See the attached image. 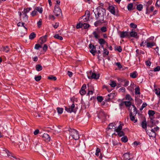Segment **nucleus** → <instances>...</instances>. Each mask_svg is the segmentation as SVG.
Masks as SVG:
<instances>
[{
  "mask_svg": "<svg viewBox=\"0 0 160 160\" xmlns=\"http://www.w3.org/2000/svg\"><path fill=\"white\" fill-rule=\"evenodd\" d=\"M75 107L74 102H73L71 106H69L68 107H65V110L68 112L71 113L72 112H76V110L74 109Z\"/></svg>",
  "mask_w": 160,
  "mask_h": 160,
  "instance_id": "obj_4",
  "label": "nucleus"
},
{
  "mask_svg": "<svg viewBox=\"0 0 160 160\" xmlns=\"http://www.w3.org/2000/svg\"><path fill=\"white\" fill-rule=\"evenodd\" d=\"M97 99L98 101L101 102L103 100V98L102 97L99 96L97 97Z\"/></svg>",
  "mask_w": 160,
  "mask_h": 160,
  "instance_id": "obj_55",
  "label": "nucleus"
},
{
  "mask_svg": "<svg viewBox=\"0 0 160 160\" xmlns=\"http://www.w3.org/2000/svg\"><path fill=\"white\" fill-rule=\"evenodd\" d=\"M108 10L112 14L114 15H116V12L115 11L114 7L112 6H109L108 7Z\"/></svg>",
  "mask_w": 160,
  "mask_h": 160,
  "instance_id": "obj_13",
  "label": "nucleus"
},
{
  "mask_svg": "<svg viewBox=\"0 0 160 160\" xmlns=\"http://www.w3.org/2000/svg\"><path fill=\"white\" fill-rule=\"evenodd\" d=\"M57 110L58 114H61L63 112V108H57Z\"/></svg>",
  "mask_w": 160,
  "mask_h": 160,
  "instance_id": "obj_39",
  "label": "nucleus"
},
{
  "mask_svg": "<svg viewBox=\"0 0 160 160\" xmlns=\"http://www.w3.org/2000/svg\"><path fill=\"white\" fill-rule=\"evenodd\" d=\"M147 106V104L146 103H145V102L143 103L142 106L140 108V110L141 111L143 109V108H144L145 107H146Z\"/></svg>",
  "mask_w": 160,
  "mask_h": 160,
  "instance_id": "obj_58",
  "label": "nucleus"
},
{
  "mask_svg": "<svg viewBox=\"0 0 160 160\" xmlns=\"http://www.w3.org/2000/svg\"><path fill=\"white\" fill-rule=\"evenodd\" d=\"M91 77L92 78L97 79L99 78V76L95 73H92Z\"/></svg>",
  "mask_w": 160,
  "mask_h": 160,
  "instance_id": "obj_28",
  "label": "nucleus"
},
{
  "mask_svg": "<svg viewBox=\"0 0 160 160\" xmlns=\"http://www.w3.org/2000/svg\"><path fill=\"white\" fill-rule=\"evenodd\" d=\"M129 116L130 119L134 123L137 122V119L135 117V115H133L132 112H130Z\"/></svg>",
  "mask_w": 160,
  "mask_h": 160,
  "instance_id": "obj_9",
  "label": "nucleus"
},
{
  "mask_svg": "<svg viewBox=\"0 0 160 160\" xmlns=\"http://www.w3.org/2000/svg\"><path fill=\"white\" fill-rule=\"evenodd\" d=\"M130 35L131 37L135 38H138V37H137V32L133 31V30L132 31L130 32Z\"/></svg>",
  "mask_w": 160,
  "mask_h": 160,
  "instance_id": "obj_14",
  "label": "nucleus"
},
{
  "mask_svg": "<svg viewBox=\"0 0 160 160\" xmlns=\"http://www.w3.org/2000/svg\"><path fill=\"white\" fill-rule=\"evenodd\" d=\"M135 94H140V88L139 86H138L135 88Z\"/></svg>",
  "mask_w": 160,
  "mask_h": 160,
  "instance_id": "obj_33",
  "label": "nucleus"
},
{
  "mask_svg": "<svg viewBox=\"0 0 160 160\" xmlns=\"http://www.w3.org/2000/svg\"><path fill=\"white\" fill-rule=\"evenodd\" d=\"M132 106L133 107V112H132V115H135L136 116V114H137V109L136 108V107L134 105H132Z\"/></svg>",
  "mask_w": 160,
  "mask_h": 160,
  "instance_id": "obj_32",
  "label": "nucleus"
},
{
  "mask_svg": "<svg viewBox=\"0 0 160 160\" xmlns=\"http://www.w3.org/2000/svg\"><path fill=\"white\" fill-rule=\"evenodd\" d=\"M117 95V93L115 92L110 93L108 95V97L106 98L105 101L109 102L110 100L114 98Z\"/></svg>",
  "mask_w": 160,
  "mask_h": 160,
  "instance_id": "obj_6",
  "label": "nucleus"
},
{
  "mask_svg": "<svg viewBox=\"0 0 160 160\" xmlns=\"http://www.w3.org/2000/svg\"><path fill=\"white\" fill-rule=\"evenodd\" d=\"M125 105L124 102L123 101L121 102L119 104V109L121 110L122 109H123L124 107V105Z\"/></svg>",
  "mask_w": 160,
  "mask_h": 160,
  "instance_id": "obj_35",
  "label": "nucleus"
},
{
  "mask_svg": "<svg viewBox=\"0 0 160 160\" xmlns=\"http://www.w3.org/2000/svg\"><path fill=\"white\" fill-rule=\"evenodd\" d=\"M35 9L37 12L38 11L40 13H42V12L43 9L41 7H36L35 8Z\"/></svg>",
  "mask_w": 160,
  "mask_h": 160,
  "instance_id": "obj_26",
  "label": "nucleus"
},
{
  "mask_svg": "<svg viewBox=\"0 0 160 160\" xmlns=\"http://www.w3.org/2000/svg\"><path fill=\"white\" fill-rule=\"evenodd\" d=\"M106 10L101 7H98L97 9V13L94 12L95 18L97 19L100 20V21H103L104 16L105 15Z\"/></svg>",
  "mask_w": 160,
  "mask_h": 160,
  "instance_id": "obj_1",
  "label": "nucleus"
},
{
  "mask_svg": "<svg viewBox=\"0 0 160 160\" xmlns=\"http://www.w3.org/2000/svg\"><path fill=\"white\" fill-rule=\"evenodd\" d=\"M42 137L43 140L46 141L48 142L50 140V137L49 136L47 133H44L42 136Z\"/></svg>",
  "mask_w": 160,
  "mask_h": 160,
  "instance_id": "obj_10",
  "label": "nucleus"
},
{
  "mask_svg": "<svg viewBox=\"0 0 160 160\" xmlns=\"http://www.w3.org/2000/svg\"><path fill=\"white\" fill-rule=\"evenodd\" d=\"M42 47V45H40L38 43L35 44L34 48L36 50H39V48H41Z\"/></svg>",
  "mask_w": 160,
  "mask_h": 160,
  "instance_id": "obj_46",
  "label": "nucleus"
},
{
  "mask_svg": "<svg viewBox=\"0 0 160 160\" xmlns=\"http://www.w3.org/2000/svg\"><path fill=\"white\" fill-rule=\"evenodd\" d=\"M37 12L36 10L35 9L33 11H32L31 13V15L33 17L37 15Z\"/></svg>",
  "mask_w": 160,
  "mask_h": 160,
  "instance_id": "obj_53",
  "label": "nucleus"
},
{
  "mask_svg": "<svg viewBox=\"0 0 160 160\" xmlns=\"http://www.w3.org/2000/svg\"><path fill=\"white\" fill-rule=\"evenodd\" d=\"M3 50L6 52H8L9 51V47L8 46H6L3 48Z\"/></svg>",
  "mask_w": 160,
  "mask_h": 160,
  "instance_id": "obj_44",
  "label": "nucleus"
},
{
  "mask_svg": "<svg viewBox=\"0 0 160 160\" xmlns=\"http://www.w3.org/2000/svg\"><path fill=\"white\" fill-rule=\"evenodd\" d=\"M160 70V67L157 66L156 67L154 68V72L158 71Z\"/></svg>",
  "mask_w": 160,
  "mask_h": 160,
  "instance_id": "obj_64",
  "label": "nucleus"
},
{
  "mask_svg": "<svg viewBox=\"0 0 160 160\" xmlns=\"http://www.w3.org/2000/svg\"><path fill=\"white\" fill-rule=\"evenodd\" d=\"M103 50V56L105 57L106 55H108L109 52L108 50L106 48H104V50Z\"/></svg>",
  "mask_w": 160,
  "mask_h": 160,
  "instance_id": "obj_31",
  "label": "nucleus"
},
{
  "mask_svg": "<svg viewBox=\"0 0 160 160\" xmlns=\"http://www.w3.org/2000/svg\"><path fill=\"white\" fill-rule=\"evenodd\" d=\"M24 23L22 22H19L17 26L18 27L22 26L23 27L24 26Z\"/></svg>",
  "mask_w": 160,
  "mask_h": 160,
  "instance_id": "obj_62",
  "label": "nucleus"
},
{
  "mask_svg": "<svg viewBox=\"0 0 160 160\" xmlns=\"http://www.w3.org/2000/svg\"><path fill=\"white\" fill-rule=\"evenodd\" d=\"M143 8V6L141 4L138 5L136 7L137 9L139 11H141Z\"/></svg>",
  "mask_w": 160,
  "mask_h": 160,
  "instance_id": "obj_40",
  "label": "nucleus"
},
{
  "mask_svg": "<svg viewBox=\"0 0 160 160\" xmlns=\"http://www.w3.org/2000/svg\"><path fill=\"white\" fill-rule=\"evenodd\" d=\"M98 39V42L100 45H104L107 43V42L103 38H101Z\"/></svg>",
  "mask_w": 160,
  "mask_h": 160,
  "instance_id": "obj_22",
  "label": "nucleus"
},
{
  "mask_svg": "<svg viewBox=\"0 0 160 160\" xmlns=\"http://www.w3.org/2000/svg\"><path fill=\"white\" fill-rule=\"evenodd\" d=\"M151 62L150 61L147 60L145 62L146 65L147 66H150L151 65Z\"/></svg>",
  "mask_w": 160,
  "mask_h": 160,
  "instance_id": "obj_60",
  "label": "nucleus"
},
{
  "mask_svg": "<svg viewBox=\"0 0 160 160\" xmlns=\"http://www.w3.org/2000/svg\"><path fill=\"white\" fill-rule=\"evenodd\" d=\"M32 8H24V10L22 12L23 14H25L28 13L31 10Z\"/></svg>",
  "mask_w": 160,
  "mask_h": 160,
  "instance_id": "obj_20",
  "label": "nucleus"
},
{
  "mask_svg": "<svg viewBox=\"0 0 160 160\" xmlns=\"http://www.w3.org/2000/svg\"><path fill=\"white\" fill-rule=\"evenodd\" d=\"M100 150L99 148H97L96 150L95 155L97 156H99V153L100 152Z\"/></svg>",
  "mask_w": 160,
  "mask_h": 160,
  "instance_id": "obj_56",
  "label": "nucleus"
},
{
  "mask_svg": "<svg viewBox=\"0 0 160 160\" xmlns=\"http://www.w3.org/2000/svg\"><path fill=\"white\" fill-rule=\"evenodd\" d=\"M119 52H121L122 51V48L121 46H119L117 47V48L116 49Z\"/></svg>",
  "mask_w": 160,
  "mask_h": 160,
  "instance_id": "obj_63",
  "label": "nucleus"
},
{
  "mask_svg": "<svg viewBox=\"0 0 160 160\" xmlns=\"http://www.w3.org/2000/svg\"><path fill=\"white\" fill-rule=\"evenodd\" d=\"M154 9V7L153 6H151L150 8L149 9L148 6H147L146 8V14H148L152 12Z\"/></svg>",
  "mask_w": 160,
  "mask_h": 160,
  "instance_id": "obj_17",
  "label": "nucleus"
},
{
  "mask_svg": "<svg viewBox=\"0 0 160 160\" xmlns=\"http://www.w3.org/2000/svg\"><path fill=\"white\" fill-rule=\"evenodd\" d=\"M79 92H80V94L82 95L85 94L86 93V92L85 91V90L80 89V90L79 91Z\"/></svg>",
  "mask_w": 160,
  "mask_h": 160,
  "instance_id": "obj_61",
  "label": "nucleus"
},
{
  "mask_svg": "<svg viewBox=\"0 0 160 160\" xmlns=\"http://www.w3.org/2000/svg\"><path fill=\"white\" fill-rule=\"evenodd\" d=\"M155 112L152 110H149L148 111V114L150 117L153 116L155 114Z\"/></svg>",
  "mask_w": 160,
  "mask_h": 160,
  "instance_id": "obj_30",
  "label": "nucleus"
},
{
  "mask_svg": "<svg viewBox=\"0 0 160 160\" xmlns=\"http://www.w3.org/2000/svg\"><path fill=\"white\" fill-rule=\"evenodd\" d=\"M54 37L56 39H57L61 40H62L63 39L62 37L59 36L58 34H55L54 36Z\"/></svg>",
  "mask_w": 160,
  "mask_h": 160,
  "instance_id": "obj_36",
  "label": "nucleus"
},
{
  "mask_svg": "<svg viewBox=\"0 0 160 160\" xmlns=\"http://www.w3.org/2000/svg\"><path fill=\"white\" fill-rule=\"evenodd\" d=\"M123 124H120L114 130L116 132H119L120 131H121L122 129V126L123 125Z\"/></svg>",
  "mask_w": 160,
  "mask_h": 160,
  "instance_id": "obj_23",
  "label": "nucleus"
},
{
  "mask_svg": "<svg viewBox=\"0 0 160 160\" xmlns=\"http://www.w3.org/2000/svg\"><path fill=\"white\" fill-rule=\"evenodd\" d=\"M130 26L131 28L134 29L136 28L137 27V25L133 23H131L130 24Z\"/></svg>",
  "mask_w": 160,
  "mask_h": 160,
  "instance_id": "obj_52",
  "label": "nucleus"
},
{
  "mask_svg": "<svg viewBox=\"0 0 160 160\" xmlns=\"http://www.w3.org/2000/svg\"><path fill=\"white\" fill-rule=\"evenodd\" d=\"M96 52V48H95V49H92L90 51V52L94 56L95 55V53Z\"/></svg>",
  "mask_w": 160,
  "mask_h": 160,
  "instance_id": "obj_57",
  "label": "nucleus"
},
{
  "mask_svg": "<svg viewBox=\"0 0 160 160\" xmlns=\"http://www.w3.org/2000/svg\"><path fill=\"white\" fill-rule=\"evenodd\" d=\"M115 125V123H110L108 126V129H112V128L113 127H114Z\"/></svg>",
  "mask_w": 160,
  "mask_h": 160,
  "instance_id": "obj_45",
  "label": "nucleus"
},
{
  "mask_svg": "<svg viewBox=\"0 0 160 160\" xmlns=\"http://www.w3.org/2000/svg\"><path fill=\"white\" fill-rule=\"evenodd\" d=\"M82 26L84 28L86 29L90 27V25L89 24L85 23L82 24Z\"/></svg>",
  "mask_w": 160,
  "mask_h": 160,
  "instance_id": "obj_50",
  "label": "nucleus"
},
{
  "mask_svg": "<svg viewBox=\"0 0 160 160\" xmlns=\"http://www.w3.org/2000/svg\"><path fill=\"white\" fill-rule=\"evenodd\" d=\"M123 160H129L130 159V153L127 152L124 153L123 156Z\"/></svg>",
  "mask_w": 160,
  "mask_h": 160,
  "instance_id": "obj_15",
  "label": "nucleus"
},
{
  "mask_svg": "<svg viewBox=\"0 0 160 160\" xmlns=\"http://www.w3.org/2000/svg\"><path fill=\"white\" fill-rule=\"evenodd\" d=\"M120 36L121 38H124L129 36V34L127 31H122L120 32Z\"/></svg>",
  "mask_w": 160,
  "mask_h": 160,
  "instance_id": "obj_11",
  "label": "nucleus"
},
{
  "mask_svg": "<svg viewBox=\"0 0 160 160\" xmlns=\"http://www.w3.org/2000/svg\"><path fill=\"white\" fill-rule=\"evenodd\" d=\"M109 85L112 87L114 88L117 86L116 81H110Z\"/></svg>",
  "mask_w": 160,
  "mask_h": 160,
  "instance_id": "obj_25",
  "label": "nucleus"
},
{
  "mask_svg": "<svg viewBox=\"0 0 160 160\" xmlns=\"http://www.w3.org/2000/svg\"><path fill=\"white\" fill-rule=\"evenodd\" d=\"M133 4L132 3H130L128 4L127 6V8L129 11L131 10H132V8L133 7Z\"/></svg>",
  "mask_w": 160,
  "mask_h": 160,
  "instance_id": "obj_42",
  "label": "nucleus"
},
{
  "mask_svg": "<svg viewBox=\"0 0 160 160\" xmlns=\"http://www.w3.org/2000/svg\"><path fill=\"white\" fill-rule=\"evenodd\" d=\"M117 134L120 137H121L122 136H124L125 135V133L124 132L122 131H120L119 132H118Z\"/></svg>",
  "mask_w": 160,
  "mask_h": 160,
  "instance_id": "obj_41",
  "label": "nucleus"
},
{
  "mask_svg": "<svg viewBox=\"0 0 160 160\" xmlns=\"http://www.w3.org/2000/svg\"><path fill=\"white\" fill-rule=\"evenodd\" d=\"M141 126L142 127L146 129V130L147 127V123L146 122V120H143L141 123Z\"/></svg>",
  "mask_w": 160,
  "mask_h": 160,
  "instance_id": "obj_21",
  "label": "nucleus"
},
{
  "mask_svg": "<svg viewBox=\"0 0 160 160\" xmlns=\"http://www.w3.org/2000/svg\"><path fill=\"white\" fill-rule=\"evenodd\" d=\"M36 36V34L34 32H32L29 36V38L30 39L32 40Z\"/></svg>",
  "mask_w": 160,
  "mask_h": 160,
  "instance_id": "obj_29",
  "label": "nucleus"
},
{
  "mask_svg": "<svg viewBox=\"0 0 160 160\" xmlns=\"http://www.w3.org/2000/svg\"><path fill=\"white\" fill-rule=\"evenodd\" d=\"M53 153L49 152H44L43 153V155L45 158L46 160H51L53 156Z\"/></svg>",
  "mask_w": 160,
  "mask_h": 160,
  "instance_id": "obj_3",
  "label": "nucleus"
},
{
  "mask_svg": "<svg viewBox=\"0 0 160 160\" xmlns=\"http://www.w3.org/2000/svg\"><path fill=\"white\" fill-rule=\"evenodd\" d=\"M138 76V74L136 71H135L130 73V76L132 78H135Z\"/></svg>",
  "mask_w": 160,
  "mask_h": 160,
  "instance_id": "obj_19",
  "label": "nucleus"
},
{
  "mask_svg": "<svg viewBox=\"0 0 160 160\" xmlns=\"http://www.w3.org/2000/svg\"><path fill=\"white\" fill-rule=\"evenodd\" d=\"M151 131L152 132V135H149V136L152 137H155V136L156 135V133L155 132V131L154 129H152L151 130Z\"/></svg>",
  "mask_w": 160,
  "mask_h": 160,
  "instance_id": "obj_51",
  "label": "nucleus"
},
{
  "mask_svg": "<svg viewBox=\"0 0 160 160\" xmlns=\"http://www.w3.org/2000/svg\"><path fill=\"white\" fill-rule=\"evenodd\" d=\"M100 30L102 32H105L107 31V29L105 26H103L101 28Z\"/></svg>",
  "mask_w": 160,
  "mask_h": 160,
  "instance_id": "obj_37",
  "label": "nucleus"
},
{
  "mask_svg": "<svg viewBox=\"0 0 160 160\" xmlns=\"http://www.w3.org/2000/svg\"><path fill=\"white\" fill-rule=\"evenodd\" d=\"M129 81H128L127 80H125L124 84L123 86L124 87H126L128 86V85H129Z\"/></svg>",
  "mask_w": 160,
  "mask_h": 160,
  "instance_id": "obj_59",
  "label": "nucleus"
},
{
  "mask_svg": "<svg viewBox=\"0 0 160 160\" xmlns=\"http://www.w3.org/2000/svg\"><path fill=\"white\" fill-rule=\"evenodd\" d=\"M41 78L42 77L41 76H35L34 78L35 80L37 82L39 81Z\"/></svg>",
  "mask_w": 160,
  "mask_h": 160,
  "instance_id": "obj_48",
  "label": "nucleus"
},
{
  "mask_svg": "<svg viewBox=\"0 0 160 160\" xmlns=\"http://www.w3.org/2000/svg\"><path fill=\"white\" fill-rule=\"evenodd\" d=\"M68 131L70 132V134L73 139L75 140H77L79 139V137L78 131L75 129L72 128L69 129Z\"/></svg>",
  "mask_w": 160,
  "mask_h": 160,
  "instance_id": "obj_2",
  "label": "nucleus"
},
{
  "mask_svg": "<svg viewBox=\"0 0 160 160\" xmlns=\"http://www.w3.org/2000/svg\"><path fill=\"white\" fill-rule=\"evenodd\" d=\"M100 21V20H98V21L95 22L94 23L95 26L96 27L98 26L100 23H102L101 21Z\"/></svg>",
  "mask_w": 160,
  "mask_h": 160,
  "instance_id": "obj_49",
  "label": "nucleus"
},
{
  "mask_svg": "<svg viewBox=\"0 0 160 160\" xmlns=\"http://www.w3.org/2000/svg\"><path fill=\"white\" fill-rule=\"evenodd\" d=\"M126 99L129 100L130 101L132 100V98L130 95L129 94H127L126 96Z\"/></svg>",
  "mask_w": 160,
  "mask_h": 160,
  "instance_id": "obj_54",
  "label": "nucleus"
},
{
  "mask_svg": "<svg viewBox=\"0 0 160 160\" xmlns=\"http://www.w3.org/2000/svg\"><path fill=\"white\" fill-rule=\"evenodd\" d=\"M124 102V103L125 104V105L126 107H130V106L131 105V103L130 101H125Z\"/></svg>",
  "mask_w": 160,
  "mask_h": 160,
  "instance_id": "obj_43",
  "label": "nucleus"
},
{
  "mask_svg": "<svg viewBox=\"0 0 160 160\" xmlns=\"http://www.w3.org/2000/svg\"><path fill=\"white\" fill-rule=\"evenodd\" d=\"M53 12L56 16H58L61 13V10L60 9H54Z\"/></svg>",
  "mask_w": 160,
  "mask_h": 160,
  "instance_id": "obj_18",
  "label": "nucleus"
},
{
  "mask_svg": "<svg viewBox=\"0 0 160 160\" xmlns=\"http://www.w3.org/2000/svg\"><path fill=\"white\" fill-rule=\"evenodd\" d=\"M88 90L87 95H89L90 94H92L94 91L93 87L92 86H88Z\"/></svg>",
  "mask_w": 160,
  "mask_h": 160,
  "instance_id": "obj_8",
  "label": "nucleus"
},
{
  "mask_svg": "<svg viewBox=\"0 0 160 160\" xmlns=\"http://www.w3.org/2000/svg\"><path fill=\"white\" fill-rule=\"evenodd\" d=\"M48 78L50 80H53L54 81H55L57 79V78L56 77L52 75L48 76Z\"/></svg>",
  "mask_w": 160,
  "mask_h": 160,
  "instance_id": "obj_47",
  "label": "nucleus"
},
{
  "mask_svg": "<svg viewBox=\"0 0 160 160\" xmlns=\"http://www.w3.org/2000/svg\"><path fill=\"white\" fill-rule=\"evenodd\" d=\"M47 37V36L46 35L41 37L39 39V43L42 44L45 42L46 41Z\"/></svg>",
  "mask_w": 160,
  "mask_h": 160,
  "instance_id": "obj_12",
  "label": "nucleus"
},
{
  "mask_svg": "<svg viewBox=\"0 0 160 160\" xmlns=\"http://www.w3.org/2000/svg\"><path fill=\"white\" fill-rule=\"evenodd\" d=\"M134 83L133 82H131L130 85L127 88L128 90L131 91H132L133 90L134 86Z\"/></svg>",
  "mask_w": 160,
  "mask_h": 160,
  "instance_id": "obj_24",
  "label": "nucleus"
},
{
  "mask_svg": "<svg viewBox=\"0 0 160 160\" xmlns=\"http://www.w3.org/2000/svg\"><path fill=\"white\" fill-rule=\"evenodd\" d=\"M36 69L38 71H39L42 70V67L40 64H37L36 66Z\"/></svg>",
  "mask_w": 160,
  "mask_h": 160,
  "instance_id": "obj_27",
  "label": "nucleus"
},
{
  "mask_svg": "<svg viewBox=\"0 0 160 160\" xmlns=\"http://www.w3.org/2000/svg\"><path fill=\"white\" fill-rule=\"evenodd\" d=\"M147 47L148 48H152V47L155 46L156 44L154 42H147Z\"/></svg>",
  "mask_w": 160,
  "mask_h": 160,
  "instance_id": "obj_16",
  "label": "nucleus"
},
{
  "mask_svg": "<svg viewBox=\"0 0 160 160\" xmlns=\"http://www.w3.org/2000/svg\"><path fill=\"white\" fill-rule=\"evenodd\" d=\"M121 141L124 142H126L128 141V139L127 136H124L123 137L121 138Z\"/></svg>",
  "mask_w": 160,
  "mask_h": 160,
  "instance_id": "obj_34",
  "label": "nucleus"
},
{
  "mask_svg": "<svg viewBox=\"0 0 160 160\" xmlns=\"http://www.w3.org/2000/svg\"><path fill=\"white\" fill-rule=\"evenodd\" d=\"M100 32V29H98V28L95 29V31H94L92 32V34L94 36V37L96 39H98L100 37V36L99 34V33Z\"/></svg>",
  "mask_w": 160,
  "mask_h": 160,
  "instance_id": "obj_7",
  "label": "nucleus"
},
{
  "mask_svg": "<svg viewBox=\"0 0 160 160\" xmlns=\"http://www.w3.org/2000/svg\"><path fill=\"white\" fill-rule=\"evenodd\" d=\"M24 16L23 17V21L24 22H26L28 20V16L27 14H23Z\"/></svg>",
  "mask_w": 160,
  "mask_h": 160,
  "instance_id": "obj_38",
  "label": "nucleus"
},
{
  "mask_svg": "<svg viewBox=\"0 0 160 160\" xmlns=\"http://www.w3.org/2000/svg\"><path fill=\"white\" fill-rule=\"evenodd\" d=\"M98 117L99 118L105 121L106 115L104 112L101 110L99 111L98 114Z\"/></svg>",
  "mask_w": 160,
  "mask_h": 160,
  "instance_id": "obj_5",
  "label": "nucleus"
}]
</instances>
